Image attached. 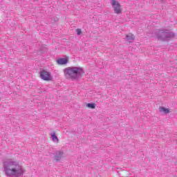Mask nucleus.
Listing matches in <instances>:
<instances>
[{
    "label": "nucleus",
    "instance_id": "2",
    "mask_svg": "<svg viewBox=\"0 0 177 177\" xmlns=\"http://www.w3.org/2000/svg\"><path fill=\"white\" fill-rule=\"evenodd\" d=\"M85 73L84 68L80 66H69L64 69V74L67 80L72 81H78L82 78V75Z\"/></svg>",
    "mask_w": 177,
    "mask_h": 177
},
{
    "label": "nucleus",
    "instance_id": "12",
    "mask_svg": "<svg viewBox=\"0 0 177 177\" xmlns=\"http://www.w3.org/2000/svg\"><path fill=\"white\" fill-rule=\"evenodd\" d=\"M76 32H77V35H81V32H82L81 29H77Z\"/></svg>",
    "mask_w": 177,
    "mask_h": 177
},
{
    "label": "nucleus",
    "instance_id": "3",
    "mask_svg": "<svg viewBox=\"0 0 177 177\" xmlns=\"http://www.w3.org/2000/svg\"><path fill=\"white\" fill-rule=\"evenodd\" d=\"M155 37L160 41H171L176 37V34L171 30L159 29L155 31Z\"/></svg>",
    "mask_w": 177,
    "mask_h": 177
},
{
    "label": "nucleus",
    "instance_id": "6",
    "mask_svg": "<svg viewBox=\"0 0 177 177\" xmlns=\"http://www.w3.org/2000/svg\"><path fill=\"white\" fill-rule=\"evenodd\" d=\"M64 154V151L59 150L55 151V155L54 156V158L55 161H60L62 160V157H63Z\"/></svg>",
    "mask_w": 177,
    "mask_h": 177
},
{
    "label": "nucleus",
    "instance_id": "8",
    "mask_svg": "<svg viewBox=\"0 0 177 177\" xmlns=\"http://www.w3.org/2000/svg\"><path fill=\"white\" fill-rule=\"evenodd\" d=\"M57 63L59 65L67 64V63H68V59L66 58H58L57 59Z\"/></svg>",
    "mask_w": 177,
    "mask_h": 177
},
{
    "label": "nucleus",
    "instance_id": "11",
    "mask_svg": "<svg viewBox=\"0 0 177 177\" xmlns=\"http://www.w3.org/2000/svg\"><path fill=\"white\" fill-rule=\"evenodd\" d=\"M86 107L88 109H95L96 108V104L93 103H88L86 104Z\"/></svg>",
    "mask_w": 177,
    "mask_h": 177
},
{
    "label": "nucleus",
    "instance_id": "9",
    "mask_svg": "<svg viewBox=\"0 0 177 177\" xmlns=\"http://www.w3.org/2000/svg\"><path fill=\"white\" fill-rule=\"evenodd\" d=\"M125 39L128 42H133V41L135 39V36H133V35L129 33L126 35Z\"/></svg>",
    "mask_w": 177,
    "mask_h": 177
},
{
    "label": "nucleus",
    "instance_id": "4",
    "mask_svg": "<svg viewBox=\"0 0 177 177\" xmlns=\"http://www.w3.org/2000/svg\"><path fill=\"white\" fill-rule=\"evenodd\" d=\"M111 5L115 15H121V13H122V8H121V4L119 1L111 0Z\"/></svg>",
    "mask_w": 177,
    "mask_h": 177
},
{
    "label": "nucleus",
    "instance_id": "13",
    "mask_svg": "<svg viewBox=\"0 0 177 177\" xmlns=\"http://www.w3.org/2000/svg\"><path fill=\"white\" fill-rule=\"evenodd\" d=\"M50 156H53V154H52V153H50Z\"/></svg>",
    "mask_w": 177,
    "mask_h": 177
},
{
    "label": "nucleus",
    "instance_id": "7",
    "mask_svg": "<svg viewBox=\"0 0 177 177\" xmlns=\"http://www.w3.org/2000/svg\"><path fill=\"white\" fill-rule=\"evenodd\" d=\"M50 138L51 140H53V143H59V138H57V134H56V132L52 131L50 133Z\"/></svg>",
    "mask_w": 177,
    "mask_h": 177
},
{
    "label": "nucleus",
    "instance_id": "5",
    "mask_svg": "<svg viewBox=\"0 0 177 177\" xmlns=\"http://www.w3.org/2000/svg\"><path fill=\"white\" fill-rule=\"evenodd\" d=\"M39 77L41 80H43V81H52V80H53L52 73L44 69L39 71Z\"/></svg>",
    "mask_w": 177,
    "mask_h": 177
},
{
    "label": "nucleus",
    "instance_id": "1",
    "mask_svg": "<svg viewBox=\"0 0 177 177\" xmlns=\"http://www.w3.org/2000/svg\"><path fill=\"white\" fill-rule=\"evenodd\" d=\"M3 169L6 177H23L26 174L23 165L14 158L6 159L3 162Z\"/></svg>",
    "mask_w": 177,
    "mask_h": 177
},
{
    "label": "nucleus",
    "instance_id": "10",
    "mask_svg": "<svg viewBox=\"0 0 177 177\" xmlns=\"http://www.w3.org/2000/svg\"><path fill=\"white\" fill-rule=\"evenodd\" d=\"M159 110L160 112L163 113V114H169V113H171V111H169L168 109L165 107H160Z\"/></svg>",
    "mask_w": 177,
    "mask_h": 177
}]
</instances>
